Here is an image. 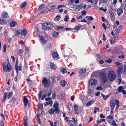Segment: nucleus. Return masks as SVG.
<instances>
[{
	"label": "nucleus",
	"mask_w": 126,
	"mask_h": 126,
	"mask_svg": "<svg viewBox=\"0 0 126 126\" xmlns=\"http://www.w3.org/2000/svg\"><path fill=\"white\" fill-rule=\"evenodd\" d=\"M54 109L51 108L48 111L50 114H53L54 112L56 113H58L60 112L59 108V104L57 103H55L53 105Z\"/></svg>",
	"instance_id": "f257e3e1"
},
{
	"label": "nucleus",
	"mask_w": 126,
	"mask_h": 126,
	"mask_svg": "<svg viewBox=\"0 0 126 126\" xmlns=\"http://www.w3.org/2000/svg\"><path fill=\"white\" fill-rule=\"evenodd\" d=\"M99 75L102 82L103 83H106L108 80L107 74L104 72H102L99 73Z\"/></svg>",
	"instance_id": "f03ea898"
},
{
	"label": "nucleus",
	"mask_w": 126,
	"mask_h": 126,
	"mask_svg": "<svg viewBox=\"0 0 126 126\" xmlns=\"http://www.w3.org/2000/svg\"><path fill=\"white\" fill-rule=\"evenodd\" d=\"M3 70L4 72H10L11 70V66L9 62H3Z\"/></svg>",
	"instance_id": "7ed1b4c3"
},
{
	"label": "nucleus",
	"mask_w": 126,
	"mask_h": 126,
	"mask_svg": "<svg viewBox=\"0 0 126 126\" xmlns=\"http://www.w3.org/2000/svg\"><path fill=\"white\" fill-rule=\"evenodd\" d=\"M108 77L110 81H112L114 80L116 78L115 72L113 71H110L108 74Z\"/></svg>",
	"instance_id": "20e7f679"
},
{
	"label": "nucleus",
	"mask_w": 126,
	"mask_h": 126,
	"mask_svg": "<svg viewBox=\"0 0 126 126\" xmlns=\"http://www.w3.org/2000/svg\"><path fill=\"white\" fill-rule=\"evenodd\" d=\"M42 84L45 87H48L50 85V81L47 78H44L42 81Z\"/></svg>",
	"instance_id": "39448f33"
},
{
	"label": "nucleus",
	"mask_w": 126,
	"mask_h": 126,
	"mask_svg": "<svg viewBox=\"0 0 126 126\" xmlns=\"http://www.w3.org/2000/svg\"><path fill=\"white\" fill-rule=\"evenodd\" d=\"M72 119L73 120H70L69 122V124L70 126H77L76 122L77 121L75 120L74 118H72Z\"/></svg>",
	"instance_id": "423d86ee"
},
{
	"label": "nucleus",
	"mask_w": 126,
	"mask_h": 126,
	"mask_svg": "<svg viewBox=\"0 0 126 126\" xmlns=\"http://www.w3.org/2000/svg\"><path fill=\"white\" fill-rule=\"evenodd\" d=\"M40 40L42 44L44 45L46 44L47 42V40L45 38L44 36L39 35Z\"/></svg>",
	"instance_id": "0eeeda50"
},
{
	"label": "nucleus",
	"mask_w": 126,
	"mask_h": 126,
	"mask_svg": "<svg viewBox=\"0 0 126 126\" xmlns=\"http://www.w3.org/2000/svg\"><path fill=\"white\" fill-rule=\"evenodd\" d=\"M97 81L96 79H91L90 80L89 83V84L91 85H94L97 83Z\"/></svg>",
	"instance_id": "6e6552de"
},
{
	"label": "nucleus",
	"mask_w": 126,
	"mask_h": 126,
	"mask_svg": "<svg viewBox=\"0 0 126 126\" xmlns=\"http://www.w3.org/2000/svg\"><path fill=\"white\" fill-rule=\"evenodd\" d=\"M123 68L122 66H121L119 67V69L117 70L118 75V76L120 75V74L122 72Z\"/></svg>",
	"instance_id": "1a4fd4ad"
},
{
	"label": "nucleus",
	"mask_w": 126,
	"mask_h": 126,
	"mask_svg": "<svg viewBox=\"0 0 126 126\" xmlns=\"http://www.w3.org/2000/svg\"><path fill=\"white\" fill-rule=\"evenodd\" d=\"M52 56L56 60L59 58L58 54L56 52H54L52 53Z\"/></svg>",
	"instance_id": "9d476101"
},
{
	"label": "nucleus",
	"mask_w": 126,
	"mask_h": 126,
	"mask_svg": "<svg viewBox=\"0 0 126 126\" xmlns=\"http://www.w3.org/2000/svg\"><path fill=\"white\" fill-rule=\"evenodd\" d=\"M23 101L24 106L26 107V106L27 104L28 100L27 98L25 96H24L23 97Z\"/></svg>",
	"instance_id": "9b49d317"
},
{
	"label": "nucleus",
	"mask_w": 126,
	"mask_h": 126,
	"mask_svg": "<svg viewBox=\"0 0 126 126\" xmlns=\"http://www.w3.org/2000/svg\"><path fill=\"white\" fill-rule=\"evenodd\" d=\"M115 101L112 100L110 102V106L111 108V110H113V109L115 107V104L114 103Z\"/></svg>",
	"instance_id": "f8f14e48"
},
{
	"label": "nucleus",
	"mask_w": 126,
	"mask_h": 126,
	"mask_svg": "<svg viewBox=\"0 0 126 126\" xmlns=\"http://www.w3.org/2000/svg\"><path fill=\"white\" fill-rule=\"evenodd\" d=\"M86 71L85 68H82L80 69L79 71V74L81 75L84 73Z\"/></svg>",
	"instance_id": "ddd939ff"
},
{
	"label": "nucleus",
	"mask_w": 126,
	"mask_h": 126,
	"mask_svg": "<svg viewBox=\"0 0 126 126\" xmlns=\"http://www.w3.org/2000/svg\"><path fill=\"white\" fill-rule=\"evenodd\" d=\"M47 23H45L43 24L42 25V28L43 29L45 30H48V28H47Z\"/></svg>",
	"instance_id": "4468645a"
},
{
	"label": "nucleus",
	"mask_w": 126,
	"mask_h": 126,
	"mask_svg": "<svg viewBox=\"0 0 126 126\" xmlns=\"http://www.w3.org/2000/svg\"><path fill=\"white\" fill-rule=\"evenodd\" d=\"M110 14V17L112 20H113L115 19L114 14L112 11L110 10L109 12Z\"/></svg>",
	"instance_id": "2eb2a0df"
},
{
	"label": "nucleus",
	"mask_w": 126,
	"mask_h": 126,
	"mask_svg": "<svg viewBox=\"0 0 126 126\" xmlns=\"http://www.w3.org/2000/svg\"><path fill=\"white\" fill-rule=\"evenodd\" d=\"M53 103V101L52 100H50L47 102H46L44 106H47L48 105H50V106H52Z\"/></svg>",
	"instance_id": "dca6fc26"
},
{
	"label": "nucleus",
	"mask_w": 126,
	"mask_h": 126,
	"mask_svg": "<svg viewBox=\"0 0 126 126\" xmlns=\"http://www.w3.org/2000/svg\"><path fill=\"white\" fill-rule=\"evenodd\" d=\"M94 102V100H92L89 101L86 104V107H89V106L91 105L93 102Z\"/></svg>",
	"instance_id": "f3484780"
},
{
	"label": "nucleus",
	"mask_w": 126,
	"mask_h": 126,
	"mask_svg": "<svg viewBox=\"0 0 126 126\" xmlns=\"http://www.w3.org/2000/svg\"><path fill=\"white\" fill-rule=\"evenodd\" d=\"M50 68L52 69H55L56 68V66L54 63H50Z\"/></svg>",
	"instance_id": "a211bd4d"
},
{
	"label": "nucleus",
	"mask_w": 126,
	"mask_h": 126,
	"mask_svg": "<svg viewBox=\"0 0 126 126\" xmlns=\"http://www.w3.org/2000/svg\"><path fill=\"white\" fill-rule=\"evenodd\" d=\"M27 33V32L25 30H23L20 33L22 35L24 36L26 35Z\"/></svg>",
	"instance_id": "6ab92c4d"
},
{
	"label": "nucleus",
	"mask_w": 126,
	"mask_h": 126,
	"mask_svg": "<svg viewBox=\"0 0 126 126\" xmlns=\"http://www.w3.org/2000/svg\"><path fill=\"white\" fill-rule=\"evenodd\" d=\"M123 12V10L121 8H118L117 10V13L118 16H120L121 14Z\"/></svg>",
	"instance_id": "aec40b11"
},
{
	"label": "nucleus",
	"mask_w": 126,
	"mask_h": 126,
	"mask_svg": "<svg viewBox=\"0 0 126 126\" xmlns=\"http://www.w3.org/2000/svg\"><path fill=\"white\" fill-rule=\"evenodd\" d=\"M67 82L64 80H62L61 82V85L64 87L67 84Z\"/></svg>",
	"instance_id": "412c9836"
},
{
	"label": "nucleus",
	"mask_w": 126,
	"mask_h": 126,
	"mask_svg": "<svg viewBox=\"0 0 126 126\" xmlns=\"http://www.w3.org/2000/svg\"><path fill=\"white\" fill-rule=\"evenodd\" d=\"M47 28H48V30L51 29L53 27V25L52 24L49 23H47Z\"/></svg>",
	"instance_id": "4be33fe9"
},
{
	"label": "nucleus",
	"mask_w": 126,
	"mask_h": 126,
	"mask_svg": "<svg viewBox=\"0 0 126 126\" xmlns=\"http://www.w3.org/2000/svg\"><path fill=\"white\" fill-rule=\"evenodd\" d=\"M16 24V23L15 21H12L10 23L11 26L13 27H15Z\"/></svg>",
	"instance_id": "5701e85b"
},
{
	"label": "nucleus",
	"mask_w": 126,
	"mask_h": 126,
	"mask_svg": "<svg viewBox=\"0 0 126 126\" xmlns=\"http://www.w3.org/2000/svg\"><path fill=\"white\" fill-rule=\"evenodd\" d=\"M27 4V2H23L21 5H20V7L22 8H24L26 6Z\"/></svg>",
	"instance_id": "b1692460"
},
{
	"label": "nucleus",
	"mask_w": 126,
	"mask_h": 126,
	"mask_svg": "<svg viewBox=\"0 0 126 126\" xmlns=\"http://www.w3.org/2000/svg\"><path fill=\"white\" fill-rule=\"evenodd\" d=\"M123 89V87L122 86H119L117 89L118 93H120L122 91V89Z\"/></svg>",
	"instance_id": "393cba45"
},
{
	"label": "nucleus",
	"mask_w": 126,
	"mask_h": 126,
	"mask_svg": "<svg viewBox=\"0 0 126 126\" xmlns=\"http://www.w3.org/2000/svg\"><path fill=\"white\" fill-rule=\"evenodd\" d=\"M79 8L78 6V5L74 6L73 8V9L75 11H77L79 10Z\"/></svg>",
	"instance_id": "a878e982"
},
{
	"label": "nucleus",
	"mask_w": 126,
	"mask_h": 126,
	"mask_svg": "<svg viewBox=\"0 0 126 126\" xmlns=\"http://www.w3.org/2000/svg\"><path fill=\"white\" fill-rule=\"evenodd\" d=\"M59 34V32H55L53 33V36L55 37H56Z\"/></svg>",
	"instance_id": "bb28decb"
},
{
	"label": "nucleus",
	"mask_w": 126,
	"mask_h": 126,
	"mask_svg": "<svg viewBox=\"0 0 126 126\" xmlns=\"http://www.w3.org/2000/svg\"><path fill=\"white\" fill-rule=\"evenodd\" d=\"M18 53L21 56H22L23 54V50L22 49L19 50L18 51Z\"/></svg>",
	"instance_id": "cd10ccee"
},
{
	"label": "nucleus",
	"mask_w": 126,
	"mask_h": 126,
	"mask_svg": "<svg viewBox=\"0 0 126 126\" xmlns=\"http://www.w3.org/2000/svg\"><path fill=\"white\" fill-rule=\"evenodd\" d=\"M61 71L63 74H64L65 73H67V70L65 68H63L61 69Z\"/></svg>",
	"instance_id": "c85d7f7f"
},
{
	"label": "nucleus",
	"mask_w": 126,
	"mask_h": 126,
	"mask_svg": "<svg viewBox=\"0 0 126 126\" xmlns=\"http://www.w3.org/2000/svg\"><path fill=\"white\" fill-rule=\"evenodd\" d=\"M60 16L58 15L54 19L55 20L58 21L60 19Z\"/></svg>",
	"instance_id": "c756f323"
},
{
	"label": "nucleus",
	"mask_w": 126,
	"mask_h": 126,
	"mask_svg": "<svg viewBox=\"0 0 126 126\" xmlns=\"http://www.w3.org/2000/svg\"><path fill=\"white\" fill-rule=\"evenodd\" d=\"M118 36L116 34H115L113 36V39L116 40L118 39Z\"/></svg>",
	"instance_id": "7c9ffc66"
},
{
	"label": "nucleus",
	"mask_w": 126,
	"mask_h": 126,
	"mask_svg": "<svg viewBox=\"0 0 126 126\" xmlns=\"http://www.w3.org/2000/svg\"><path fill=\"white\" fill-rule=\"evenodd\" d=\"M86 18L87 19L91 21L94 19V18L92 16H86Z\"/></svg>",
	"instance_id": "2f4dec72"
},
{
	"label": "nucleus",
	"mask_w": 126,
	"mask_h": 126,
	"mask_svg": "<svg viewBox=\"0 0 126 126\" xmlns=\"http://www.w3.org/2000/svg\"><path fill=\"white\" fill-rule=\"evenodd\" d=\"M0 23L5 24L6 23L5 22V20L3 19H2L0 20Z\"/></svg>",
	"instance_id": "473e14b6"
},
{
	"label": "nucleus",
	"mask_w": 126,
	"mask_h": 126,
	"mask_svg": "<svg viewBox=\"0 0 126 126\" xmlns=\"http://www.w3.org/2000/svg\"><path fill=\"white\" fill-rule=\"evenodd\" d=\"M103 28L105 30H106L107 28H108V27L106 26L105 23H103L102 24Z\"/></svg>",
	"instance_id": "72a5a7b5"
},
{
	"label": "nucleus",
	"mask_w": 126,
	"mask_h": 126,
	"mask_svg": "<svg viewBox=\"0 0 126 126\" xmlns=\"http://www.w3.org/2000/svg\"><path fill=\"white\" fill-rule=\"evenodd\" d=\"M64 28V27L63 26H56V29L57 30H59L62 29Z\"/></svg>",
	"instance_id": "f704fd0d"
},
{
	"label": "nucleus",
	"mask_w": 126,
	"mask_h": 126,
	"mask_svg": "<svg viewBox=\"0 0 126 126\" xmlns=\"http://www.w3.org/2000/svg\"><path fill=\"white\" fill-rule=\"evenodd\" d=\"M8 15V14L6 13H5L4 14H3L2 15V17L4 18H5L7 17Z\"/></svg>",
	"instance_id": "c9c22d12"
},
{
	"label": "nucleus",
	"mask_w": 126,
	"mask_h": 126,
	"mask_svg": "<svg viewBox=\"0 0 126 126\" xmlns=\"http://www.w3.org/2000/svg\"><path fill=\"white\" fill-rule=\"evenodd\" d=\"M81 27V26L80 25L79 26H76L75 27V28L74 29L78 31L80 29Z\"/></svg>",
	"instance_id": "e433bc0d"
},
{
	"label": "nucleus",
	"mask_w": 126,
	"mask_h": 126,
	"mask_svg": "<svg viewBox=\"0 0 126 126\" xmlns=\"http://www.w3.org/2000/svg\"><path fill=\"white\" fill-rule=\"evenodd\" d=\"M60 76H58L57 77H55L54 78V79L55 80L58 81L60 79Z\"/></svg>",
	"instance_id": "4c0bfd02"
},
{
	"label": "nucleus",
	"mask_w": 126,
	"mask_h": 126,
	"mask_svg": "<svg viewBox=\"0 0 126 126\" xmlns=\"http://www.w3.org/2000/svg\"><path fill=\"white\" fill-rule=\"evenodd\" d=\"M13 92H10L9 93V94L8 95L7 98L8 99H9L10 98V97L13 94Z\"/></svg>",
	"instance_id": "58836bf2"
},
{
	"label": "nucleus",
	"mask_w": 126,
	"mask_h": 126,
	"mask_svg": "<svg viewBox=\"0 0 126 126\" xmlns=\"http://www.w3.org/2000/svg\"><path fill=\"white\" fill-rule=\"evenodd\" d=\"M121 8L124 9L126 7V4L125 3H123L121 6Z\"/></svg>",
	"instance_id": "ea45409f"
},
{
	"label": "nucleus",
	"mask_w": 126,
	"mask_h": 126,
	"mask_svg": "<svg viewBox=\"0 0 126 126\" xmlns=\"http://www.w3.org/2000/svg\"><path fill=\"white\" fill-rule=\"evenodd\" d=\"M74 108L75 111H77L78 110V107L77 105L75 104L74 105Z\"/></svg>",
	"instance_id": "a19ab883"
},
{
	"label": "nucleus",
	"mask_w": 126,
	"mask_h": 126,
	"mask_svg": "<svg viewBox=\"0 0 126 126\" xmlns=\"http://www.w3.org/2000/svg\"><path fill=\"white\" fill-rule=\"evenodd\" d=\"M18 64H16L15 65V68H16V71L17 74H18Z\"/></svg>",
	"instance_id": "79ce46f5"
},
{
	"label": "nucleus",
	"mask_w": 126,
	"mask_h": 126,
	"mask_svg": "<svg viewBox=\"0 0 126 126\" xmlns=\"http://www.w3.org/2000/svg\"><path fill=\"white\" fill-rule=\"evenodd\" d=\"M99 10H100L103 11L104 12H106L107 11V9L106 8L104 9L103 7H101L100 8Z\"/></svg>",
	"instance_id": "37998d69"
},
{
	"label": "nucleus",
	"mask_w": 126,
	"mask_h": 126,
	"mask_svg": "<svg viewBox=\"0 0 126 126\" xmlns=\"http://www.w3.org/2000/svg\"><path fill=\"white\" fill-rule=\"evenodd\" d=\"M6 44L4 45L3 46V52H5L6 51Z\"/></svg>",
	"instance_id": "c03bdc74"
},
{
	"label": "nucleus",
	"mask_w": 126,
	"mask_h": 126,
	"mask_svg": "<svg viewBox=\"0 0 126 126\" xmlns=\"http://www.w3.org/2000/svg\"><path fill=\"white\" fill-rule=\"evenodd\" d=\"M52 99V98L51 97H49L48 98H46L45 99V100L46 101H49L51 100Z\"/></svg>",
	"instance_id": "a18cd8bd"
},
{
	"label": "nucleus",
	"mask_w": 126,
	"mask_h": 126,
	"mask_svg": "<svg viewBox=\"0 0 126 126\" xmlns=\"http://www.w3.org/2000/svg\"><path fill=\"white\" fill-rule=\"evenodd\" d=\"M86 11L85 10H83L82 11H81V13H82V15L85 16V15H86Z\"/></svg>",
	"instance_id": "49530a36"
},
{
	"label": "nucleus",
	"mask_w": 126,
	"mask_h": 126,
	"mask_svg": "<svg viewBox=\"0 0 126 126\" xmlns=\"http://www.w3.org/2000/svg\"><path fill=\"white\" fill-rule=\"evenodd\" d=\"M97 90H103V88L101 86H98L96 88Z\"/></svg>",
	"instance_id": "de8ad7c7"
},
{
	"label": "nucleus",
	"mask_w": 126,
	"mask_h": 126,
	"mask_svg": "<svg viewBox=\"0 0 126 126\" xmlns=\"http://www.w3.org/2000/svg\"><path fill=\"white\" fill-rule=\"evenodd\" d=\"M43 107V105L42 104H40L39 105V108L41 110H42Z\"/></svg>",
	"instance_id": "09e8293b"
},
{
	"label": "nucleus",
	"mask_w": 126,
	"mask_h": 126,
	"mask_svg": "<svg viewBox=\"0 0 126 126\" xmlns=\"http://www.w3.org/2000/svg\"><path fill=\"white\" fill-rule=\"evenodd\" d=\"M24 122H27V117L25 116L23 118Z\"/></svg>",
	"instance_id": "8fccbe9b"
},
{
	"label": "nucleus",
	"mask_w": 126,
	"mask_h": 126,
	"mask_svg": "<svg viewBox=\"0 0 126 126\" xmlns=\"http://www.w3.org/2000/svg\"><path fill=\"white\" fill-rule=\"evenodd\" d=\"M124 55H123L121 56H118V58H119L120 59H123L124 58Z\"/></svg>",
	"instance_id": "3c124183"
},
{
	"label": "nucleus",
	"mask_w": 126,
	"mask_h": 126,
	"mask_svg": "<svg viewBox=\"0 0 126 126\" xmlns=\"http://www.w3.org/2000/svg\"><path fill=\"white\" fill-rule=\"evenodd\" d=\"M107 118L108 119L111 120L112 119H113V117L112 116L109 115L107 117Z\"/></svg>",
	"instance_id": "603ef678"
},
{
	"label": "nucleus",
	"mask_w": 126,
	"mask_h": 126,
	"mask_svg": "<svg viewBox=\"0 0 126 126\" xmlns=\"http://www.w3.org/2000/svg\"><path fill=\"white\" fill-rule=\"evenodd\" d=\"M114 63L115 65L118 66L122 64L121 63L119 62H115V63Z\"/></svg>",
	"instance_id": "864d4df0"
},
{
	"label": "nucleus",
	"mask_w": 126,
	"mask_h": 126,
	"mask_svg": "<svg viewBox=\"0 0 126 126\" xmlns=\"http://www.w3.org/2000/svg\"><path fill=\"white\" fill-rule=\"evenodd\" d=\"M42 93V91H40L38 95V97L39 98H40L41 97Z\"/></svg>",
	"instance_id": "5fc2aeb1"
},
{
	"label": "nucleus",
	"mask_w": 126,
	"mask_h": 126,
	"mask_svg": "<svg viewBox=\"0 0 126 126\" xmlns=\"http://www.w3.org/2000/svg\"><path fill=\"white\" fill-rule=\"evenodd\" d=\"M106 25V26H107L108 27V28L109 27V23L107 21H105V23Z\"/></svg>",
	"instance_id": "6e6d98bb"
},
{
	"label": "nucleus",
	"mask_w": 126,
	"mask_h": 126,
	"mask_svg": "<svg viewBox=\"0 0 126 126\" xmlns=\"http://www.w3.org/2000/svg\"><path fill=\"white\" fill-rule=\"evenodd\" d=\"M110 43L111 45H113L114 44V41L113 40H111L110 41Z\"/></svg>",
	"instance_id": "4d7b16f0"
},
{
	"label": "nucleus",
	"mask_w": 126,
	"mask_h": 126,
	"mask_svg": "<svg viewBox=\"0 0 126 126\" xmlns=\"http://www.w3.org/2000/svg\"><path fill=\"white\" fill-rule=\"evenodd\" d=\"M18 71L19 70V71L20 70L21 71L22 69V67L21 66H19L18 67Z\"/></svg>",
	"instance_id": "13d9d810"
},
{
	"label": "nucleus",
	"mask_w": 126,
	"mask_h": 126,
	"mask_svg": "<svg viewBox=\"0 0 126 126\" xmlns=\"http://www.w3.org/2000/svg\"><path fill=\"white\" fill-rule=\"evenodd\" d=\"M47 96V94H45L41 98V99L42 100L44 99V98L46 97Z\"/></svg>",
	"instance_id": "bf43d9fd"
},
{
	"label": "nucleus",
	"mask_w": 126,
	"mask_h": 126,
	"mask_svg": "<svg viewBox=\"0 0 126 126\" xmlns=\"http://www.w3.org/2000/svg\"><path fill=\"white\" fill-rule=\"evenodd\" d=\"M115 31H116V33H118L120 32V30L119 29H115Z\"/></svg>",
	"instance_id": "052dcab7"
},
{
	"label": "nucleus",
	"mask_w": 126,
	"mask_h": 126,
	"mask_svg": "<svg viewBox=\"0 0 126 126\" xmlns=\"http://www.w3.org/2000/svg\"><path fill=\"white\" fill-rule=\"evenodd\" d=\"M44 5H41L39 7V9H43V8H44Z\"/></svg>",
	"instance_id": "680f3d73"
},
{
	"label": "nucleus",
	"mask_w": 126,
	"mask_h": 126,
	"mask_svg": "<svg viewBox=\"0 0 126 126\" xmlns=\"http://www.w3.org/2000/svg\"><path fill=\"white\" fill-rule=\"evenodd\" d=\"M68 19V16H65V18L64 19V20L66 22H67V20Z\"/></svg>",
	"instance_id": "e2e57ef3"
},
{
	"label": "nucleus",
	"mask_w": 126,
	"mask_h": 126,
	"mask_svg": "<svg viewBox=\"0 0 126 126\" xmlns=\"http://www.w3.org/2000/svg\"><path fill=\"white\" fill-rule=\"evenodd\" d=\"M112 61V60L111 59H109L105 61V62H108V63H110Z\"/></svg>",
	"instance_id": "0e129e2a"
},
{
	"label": "nucleus",
	"mask_w": 126,
	"mask_h": 126,
	"mask_svg": "<svg viewBox=\"0 0 126 126\" xmlns=\"http://www.w3.org/2000/svg\"><path fill=\"white\" fill-rule=\"evenodd\" d=\"M16 36L18 37L19 36V35L20 34V32L17 31H16Z\"/></svg>",
	"instance_id": "69168bd1"
},
{
	"label": "nucleus",
	"mask_w": 126,
	"mask_h": 126,
	"mask_svg": "<svg viewBox=\"0 0 126 126\" xmlns=\"http://www.w3.org/2000/svg\"><path fill=\"white\" fill-rule=\"evenodd\" d=\"M52 91L51 90H50V92H49L48 93L47 95L48 96H50L52 93Z\"/></svg>",
	"instance_id": "338daca9"
},
{
	"label": "nucleus",
	"mask_w": 126,
	"mask_h": 126,
	"mask_svg": "<svg viewBox=\"0 0 126 126\" xmlns=\"http://www.w3.org/2000/svg\"><path fill=\"white\" fill-rule=\"evenodd\" d=\"M112 125L114 126H118L117 124H116V123L115 122V121L114 122H112Z\"/></svg>",
	"instance_id": "774afa93"
}]
</instances>
